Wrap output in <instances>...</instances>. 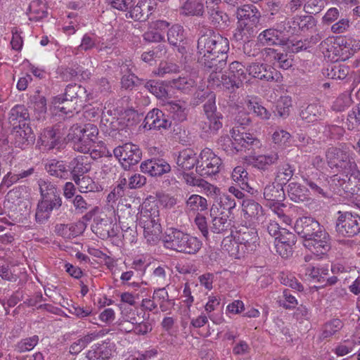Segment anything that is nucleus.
<instances>
[{"mask_svg":"<svg viewBox=\"0 0 360 360\" xmlns=\"http://www.w3.org/2000/svg\"><path fill=\"white\" fill-rule=\"evenodd\" d=\"M41 197L60 194L57 186L51 181L40 179L37 181Z\"/></svg>","mask_w":360,"mask_h":360,"instance_id":"nucleus-57","label":"nucleus"},{"mask_svg":"<svg viewBox=\"0 0 360 360\" xmlns=\"http://www.w3.org/2000/svg\"><path fill=\"white\" fill-rule=\"evenodd\" d=\"M299 175L306 185L309 187V191L314 195L327 198L328 192V179L313 168L299 169Z\"/></svg>","mask_w":360,"mask_h":360,"instance_id":"nucleus-8","label":"nucleus"},{"mask_svg":"<svg viewBox=\"0 0 360 360\" xmlns=\"http://www.w3.org/2000/svg\"><path fill=\"white\" fill-rule=\"evenodd\" d=\"M247 70L252 77L266 82H278L282 78L279 72L266 63H252L247 67Z\"/></svg>","mask_w":360,"mask_h":360,"instance_id":"nucleus-16","label":"nucleus"},{"mask_svg":"<svg viewBox=\"0 0 360 360\" xmlns=\"http://www.w3.org/2000/svg\"><path fill=\"white\" fill-rule=\"evenodd\" d=\"M143 124V128L147 130H167L172 128V121L162 110L153 108L147 113Z\"/></svg>","mask_w":360,"mask_h":360,"instance_id":"nucleus-15","label":"nucleus"},{"mask_svg":"<svg viewBox=\"0 0 360 360\" xmlns=\"http://www.w3.org/2000/svg\"><path fill=\"white\" fill-rule=\"evenodd\" d=\"M227 59L228 56L224 55H207L202 58H198V63L205 70L211 73L210 77L214 80L217 73L221 72L226 68Z\"/></svg>","mask_w":360,"mask_h":360,"instance_id":"nucleus-21","label":"nucleus"},{"mask_svg":"<svg viewBox=\"0 0 360 360\" xmlns=\"http://www.w3.org/2000/svg\"><path fill=\"white\" fill-rule=\"evenodd\" d=\"M114 224L108 217L101 218L96 217L94 219V224L91 225L92 231L100 238L105 240L108 238L115 237L117 232L114 230Z\"/></svg>","mask_w":360,"mask_h":360,"instance_id":"nucleus-29","label":"nucleus"},{"mask_svg":"<svg viewBox=\"0 0 360 360\" xmlns=\"http://www.w3.org/2000/svg\"><path fill=\"white\" fill-rule=\"evenodd\" d=\"M218 205L221 209L220 212H223V214H224L225 211L231 214L236 203L235 199L231 195L223 194L219 197Z\"/></svg>","mask_w":360,"mask_h":360,"instance_id":"nucleus-63","label":"nucleus"},{"mask_svg":"<svg viewBox=\"0 0 360 360\" xmlns=\"http://www.w3.org/2000/svg\"><path fill=\"white\" fill-rule=\"evenodd\" d=\"M266 57L273 61V65L280 68L288 70L292 66V60L288 57L286 53H278L276 50L271 48H266L263 50Z\"/></svg>","mask_w":360,"mask_h":360,"instance_id":"nucleus-36","label":"nucleus"},{"mask_svg":"<svg viewBox=\"0 0 360 360\" xmlns=\"http://www.w3.org/2000/svg\"><path fill=\"white\" fill-rule=\"evenodd\" d=\"M283 30L290 34L301 31L305 32L316 26L315 20L311 15L295 16L283 25Z\"/></svg>","mask_w":360,"mask_h":360,"instance_id":"nucleus-25","label":"nucleus"},{"mask_svg":"<svg viewBox=\"0 0 360 360\" xmlns=\"http://www.w3.org/2000/svg\"><path fill=\"white\" fill-rule=\"evenodd\" d=\"M205 6L200 1L187 0L180 7L179 13L184 16H202Z\"/></svg>","mask_w":360,"mask_h":360,"instance_id":"nucleus-41","label":"nucleus"},{"mask_svg":"<svg viewBox=\"0 0 360 360\" xmlns=\"http://www.w3.org/2000/svg\"><path fill=\"white\" fill-rule=\"evenodd\" d=\"M37 94L32 97V101L34 102V111L38 113L37 118L39 119L46 112V100L44 96L39 95V91Z\"/></svg>","mask_w":360,"mask_h":360,"instance_id":"nucleus-64","label":"nucleus"},{"mask_svg":"<svg viewBox=\"0 0 360 360\" xmlns=\"http://www.w3.org/2000/svg\"><path fill=\"white\" fill-rule=\"evenodd\" d=\"M247 68L238 61L230 63L229 73L236 80V84L240 87L243 82L247 80Z\"/></svg>","mask_w":360,"mask_h":360,"instance_id":"nucleus-44","label":"nucleus"},{"mask_svg":"<svg viewBox=\"0 0 360 360\" xmlns=\"http://www.w3.org/2000/svg\"><path fill=\"white\" fill-rule=\"evenodd\" d=\"M295 171V166L288 162L280 164L276 169V181L285 185L293 176Z\"/></svg>","mask_w":360,"mask_h":360,"instance_id":"nucleus-43","label":"nucleus"},{"mask_svg":"<svg viewBox=\"0 0 360 360\" xmlns=\"http://www.w3.org/2000/svg\"><path fill=\"white\" fill-rule=\"evenodd\" d=\"M297 241L296 236L285 229H282L276 236L275 248L278 254L283 258H288L293 253V246Z\"/></svg>","mask_w":360,"mask_h":360,"instance_id":"nucleus-19","label":"nucleus"},{"mask_svg":"<svg viewBox=\"0 0 360 360\" xmlns=\"http://www.w3.org/2000/svg\"><path fill=\"white\" fill-rule=\"evenodd\" d=\"M81 193L99 192L103 190L102 186L96 183L90 176H82L72 180Z\"/></svg>","mask_w":360,"mask_h":360,"instance_id":"nucleus-42","label":"nucleus"},{"mask_svg":"<svg viewBox=\"0 0 360 360\" xmlns=\"http://www.w3.org/2000/svg\"><path fill=\"white\" fill-rule=\"evenodd\" d=\"M195 86V82L189 77H179L172 80V86L185 94L189 93Z\"/></svg>","mask_w":360,"mask_h":360,"instance_id":"nucleus-58","label":"nucleus"},{"mask_svg":"<svg viewBox=\"0 0 360 360\" xmlns=\"http://www.w3.org/2000/svg\"><path fill=\"white\" fill-rule=\"evenodd\" d=\"M139 221V224L143 229V235L147 241L150 243H156L160 240L162 233L158 207L141 211Z\"/></svg>","mask_w":360,"mask_h":360,"instance_id":"nucleus-6","label":"nucleus"},{"mask_svg":"<svg viewBox=\"0 0 360 360\" xmlns=\"http://www.w3.org/2000/svg\"><path fill=\"white\" fill-rule=\"evenodd\" d=\"M83 223L60 224L63 229L61 236L66 238H75L82 233L83 231Z\"/></svg>","mask_w":360,"mask_h":360,"instance_id":"nucleus-60","label":"nucleus"},{"mask_svg":"<svg viewBox=\"0 0 360 360\" xmlns=\"http://www.w3.org/2000/svg\"><path fill=\"white\" fill-rule=\"evenodd\" d=\"M214 39V44L212 47V53L210 55H224V56H228V52L229 51V41L227 38L222 37L219 34L217 33Z\"/></svg>","mask_w":360,"mask_h":360,"instance_id":"nucleus-49","label":"nucleus"},{"mask_svg":"<svg viewBox=\"0 0 360 360\" xmlns=\"http://www.w3.org/2000/svg\"><path fill=\"white\" fill-rule=\"evenodd\" d=\"M162 242L166 248L186 254H195L202 247L198 238L172 227L166 229Z\"/></svg>","mask_w":360,"mask_h":360,"instance_id":"nucleus-3","label":"nucleus"},{"mask_svg":"<svg viewBox=\"0 0 360 360\" xmlns=\"http://www.w3.org/2000/svg\"><path fill=\"white\" fill-rule=\"evenodd\" d=\"M61 124L44 129L40 134L38 143L44 147L45 150H51L57 146L63 136Z\"/></svg>","mask_w":360,"mask_h":360,"instance_id":"nucleus-22","label":"nucleus"},{"mask_svg":"<svg viewBox=\"0 0 360 360\" xmlns=\"http://www.w3.org/2000/svg\"><path fill=\"white\" fill-rule=\"evenodd\" d=\"M324 108L320 104L311 103L301 110L300 115L307 122H313L320 119L324 115Z\"/></svg>","mask_w":360,"mask_h":360,"instance_id":"nucleus-38","label":"nucleus"},{"mask_svg":"<svg viewBox=\"0 0 360 360\" xmlns=\"http://www.w3.org/2000/svg\"><path fill=\"white\" fill-rule=\"evenodd\" d=\"M220 3L221 0H206L205 9L211 24L215 27H221L226 25L229 17L226 13L221 10Z\"/></svg>","mask_w":360,"mask_h":360,"instance_id":"nucleus-27","label":"nucleus"},{"mask_svg":"<svg viewBox=\"0 0 360 360\" xmlns=\"http://www.w3.org/2000/svg\"><path fill=\"white\" fill-rule=\"evenodd\" d=\"M215 210L219 212V208L214 205L210 210L212 218L210 224V233L224 236L231 231V220L228 219L227 214H223V212H220L219 215H217Z\"/></svg>","mask_w":360,"mask_h":360,"instance_id":"nucleus-23","label":"nucleus"},{"mask_svg":"<svg viewBox=\"0 0 360 360\" xmlns=\"http://www.w3.org/2000/svg\"><path fill=\"white\" fill-rule=\"evenodd\" d=\"M248 173L243 167L238 166L234 168L231 176L233 181L239 182L240 186L243 190L254 194L257 191L251 188L248 184Z\"/></svg>","mask_w":360,"mask_h":360,"instance_id":"nucleus-45","label":"nucleus"},{"mask_svg":"<svg viewBox=\"0 0 360 360\" xmlns=\"http://www.w3.org/2000/svg\"><path fill=\"white\" fill-rule=\"evenodd\" d=\"M233 140L229 136L221 137L219 144L227 153H238L244 151L250 155L255 153V150L260 148L262 143L259 139L250 133H235L233 130Z\"/></svg>","mask_w":360,"mask_h":360,"instance_id":"nucleus-4","label":"nucleus"},{"mask_svg":"<svg viewBox=\"0 0 360 360\" xmlns=\"http://www.w3.org/2000/svg\"><path fill=\"white\" fill-rule=\"evenodd\" d=\"M343 47L341 48L342 55L346 53L345 56H342L343 60L349 58L355 52L360 50V41L352 38L345 39V43H342Z\"/></svg>","mask_w":360,"mask_h":360,"instance_id":"nucleus-56","label":"nucleus"},{"mask_svg":"<svg viewBox=\"0 0 360 360\" xmlns=\"http://www.w3.org/2000/svg\"><path fill=\"white\" fill-rule=\"evenodd\" d=\"M45 169L51 176L56 178L68 179L70 176L68 165L63 160H53L46 165Z\"/></svg>","mask_w":360,"mask_h":360,"instance_id":"nucleus-35","label":"nucleus"},{"mask_svg":"<svg viewBox=\"0 0 360 360\" xmlns=\"http://www.w3.org/2000/svg\"><path fill=\"white\" fill-rule=\"evenodd\" d=\"M278 158L279 156L277 153L261 155H254L253 154L250 155L248 163L254 168L266 171L271 165L276 164Z\"/></svg>","mask_w":360,"mask_h":360,"instance_id":"nucleus-31","label":"nucleus"},{"mask_svg":"<svg viewBox=\"0 0 360 360\" xmlns=\"http://www.w3.org/2000/svg\"><path fill=\"white\" fill-rule=\"evenodd\" d=\"M222 165L221 158L210 148H204L199 155V163L195 172L200 176L207 177L218 174Z\"/></svg>","mask_w":360,"mask_h":360,"instance_id":"nucleus-10","label":"nucleus"},{"mask_svg":"<svg viewBox=\"0 0 360 360\" xmlns=\"http://www.w3.org/2000/svg\"><path fill=\"white\" fill-rule=\"evenodd\" d=\"M281 183L269 184L264 189V198L269 201L282 202L285 199V192Z\"/></svg>","mask_w":360,"mask_h":360,"instance_id":"nucleus-37","label":"nucleus"},{"mask_svg":"<svg viewBox=\"0 0 360 360\" xmlns=\"http://www.w3.org/2000/svg\"><path fill=\"white\" fill-rule=\"evenodd\" d=\"M153 299L155 300L160 306L162 311H166L169 309L168 304H174V303L169 298V294L165 288H158L154 290Z\"/></svg>","mask_w":360,"mask_h":360,"instance_id":"nucleus-53","label":"nucleus"},{"mask_svg":"<svg viewBox=\"0 0 360 360\" xmlns=\"http://www.w3.org/2000/svg\"><path fill=\"white\" fill-rule=\"evenodd\" d=\"M288 194L291 200L299 202L308 198L307 189L300 184L292 182L288 186Z\"/></svg>","mask_w":360,"mask_h":360,"instance_id":"nucleus-46","label":"nucleus"},{"mask_svg":"<svg viewBox=\"0 0 360 360\" xmlns=\"http://www.w3.org/2000/svg\"><path fill=\"white\" fill-rule=\"evenodd\" d=\"M199 163V156L191 149L187 148L179 152L176 159L178 167L182 170H190L198 166Z\"/></svg>","mask_w":360,"mask_h":360,"instance_id":"nucleus-33","label":"nucleus"},{"mask_svg":"<svg viewBox=\"0 0 360 360\" xmlns=\"http://www.w3.org/2000/svg\"><path fill=\"white\" fill-rule=\"evenodd\" d=\"M39 338L37 335L21 339L14 345V352L22 354L32 351L38 344Z\"/></svg>","mask_w":360,"mask_h":360,"instance_id":"nucleus-47","label":"nucleus"},{"mask_svg":"<svg viewBox=\"0 0 360 360\" xmlns=\"http://www.w3.org/2000/svg\"><path fill=\"white\" fill-rule=\"evenodd\" d=\"M12 142L15 147L24 149L32 144L35 136L27 123L15 126L11 134Z\"/></svg>","mask_w":360,"mask_h":360,"instance_id":"nucleus-18","label":"nucleus"},{"mask_svg":"<svg viewBox=\"0 0 360 360\" xmlns=\"http://www.w3.org/2000/svg\"><path fill=\"white\" fill-rule=\"evenodd\" d=\"M246 105L249 110L252 111L262 120H269L271 117V112L255 101L248 100Z\"/></svg>","mask_w":360,"mask_h":360,"instance_id":"nucleus-59","label":"nucleus"},{"mask_svg":"<svg viewBox=\"0 0 360 360\" xmlns=\"http://www.w3.org/2000/svg\"><path fill=\"white\" fill-rule=\"evenodd\" d=\"M327 164L331 169H336L339 172H343L347 176L350 174L354 179L360 177V172L356 170V165L350 157L349 150L331 147L326 152Z\"/></svg>","mask_w":360,"mask_h":360,"instance_id":"nucleus-5","label":"nucleus"},{"mask_svg":"<svg viewBox=\"0 0 360 360\" xmlns=\"http://www.w3.org/2000/svg\"><path fill=\"white\" fill-rule=\"evenodd\" d=\"M90 159L87 156L79 155L68 163L72 180L84 176L91 170Z\"/></svg>","mask_w":360,"mask_h":360,"instance_id":"nucleus-30","label":"nucleus"},{"mask_svg":"<svg viewBox=\"0 0 360 360\" xmlns=\"http://www.w3.org/2000/svg\"><path fill=\"white\" fill-rule=\"evenodd\" d=\"M135 210H133L131 205H126L125 207L117 211L119 223L122 224H135L139 217L135 214Z\"/></svg>","mask_w":360,"mask_h":360,"instance_id":"nucleus-55","label":"nucleus"},{"mask_svg":"<svg viewBox=\"0 0 360 360\" xmlns=\"http://www.w3.org/2000/svg\"><path fill=\"white\" fill-rule=\"evenodd\" d=\"M335 231L338 235L352 238L360 234V214L352 212H338Z\"/></svg>","mask_w":360,"mask_h":360,"instance_id":"nucleus-9","label":"nucleus"},{"mask_svg":"<svg viewBox=\"0 0 360 360\" xmlns=\"http://www.w3.org/2000/svg\"><path fill=\"white\" fill-rule=\"evenodd\" d=\"M141 84H143L144 88L158 98H166L168 95L166 86L161 81L155 79L146 81L145 79H141Z\"/></svg>","mask_w":360,"mask_h":360,"instance_id":"nucleus-40","label":"nucleus"},{"mask_svg":"<svg viewBox=\"0 0 360 360\" xmlns=\"http://www.w3.org/2000/svg\"><path fill=\"white\" fill-rule=\"evenodd\" d=\"M129 8H130V10L126 14V16L127 18H130L135 21H146L151 15V13L146 11V9L149 8V7L148 6V3L146 1H139L134 6L131 7L129 6Z\"/></svg>","mask_w":360,"mask_h":360,"instance_id":"nucleus-39","label":"nucleus"},{"mask_svg":"<svg viewBox=\"0 0 360 360\" xmlns=\"http://www.w3.org/2000/svg\"><path fill=\"white\" fill-rule=\"evenodd\" d=\"M277 27H271L261 32L257 36V42L264 46H283L287 41V35L283 25H276Z\"/></svg>","mask_w":360,"mask_h":360,"instance_id":"nucleus-17","label":"nucleus"},{"mask_svg":"<svg viewBox=\"0 0 360 360\" xmlns=\"http://www.w3.org/2000/svg\"><path fill=\"white\" fill-rule=\"evenodd\" d=\"M30 115L26 108L22 105H17L14 106L9 112V121L13 122L18 120L19 124L26 123L29 120Z\"/></svg>","mask_w":360,"mask_h":360,"instance_id":"nucleus-52","label":"nucleus"},{"mask_svg":"<svg viewBox=\"0 0 360 360\" xmlns=\"http://www.w3.org/2000/svg\"><path fill=\"white\" fill-rule=\"evenodd\" d=\"M292 101L290 97H281L276 105V112L281 117H286L289 115Z\"/></svg>","mask_w":360,"mask_h":360,"instance_id":"nucleus-61","label":"nucleus"},{"mask_svg":"<svg viewBox=\"0 0 360 360\" xmlns=\"http://www.w3.org/2000/svg\"><path fill=\"white\" fill-rule=\"evenodd\" d=\"M88 95L85 87L78 84H69L65 89L64 95L58 96L55 98V104L60 103V99L73 101L75 103H79V107H82L84 103L86 101Z\"/></svg>","mask_w":360,"mask_h":360,"instance_id":"nucleus-28","label":"nucleus"},{"mask_svg":"<svg viewBox=\"0 0 360 360\" xmlns=\"http://www.w3.org/2000/svg\"><path fill=\"white\" fill-rule=\"evenodd\" d=\"M322 227L315 218L303 216L296 220L294 229L304 240L311 238Z\"/></svg>","mask_w":360,"mask_h":360,"instance_id":"nucleus-20","label":"nucleus"},{"mask_svg":"<svg viewBox=\"0 0 360 360\" xmlns=\"http://www.w3.org/2000/svg\"><path fill=\"white\" fill-rule=\"evenodd\" d=\"M237 248L243 253H252L257 250L259 245V236L255 228L242 226L237 231L236 237Z\"/></svg>","mask_w":360,"mask_h":360,"instance_id":"nucleus-14","label":"nucleus"},{"mask_svg":"<svg viewBox=\"0 0 360 360\" xmlns=\"http://www.w3.org/2000/svg\"><path fill=\"white\" fill-rule=\"evenodd\" d=\"M303 245L317 256L324 255L331 249V238L323 226L311 238L304 240Z\"/></svg>","mask_w":360,"mask_h":360,"instance_id":"nucleus-11","label":"nucleus"},{"mask_svg":"<svg viewBox=\"0 0 360 360\" xmlns=\"http://www.w3.org/2000/svg\"><path fill=\"white\" fill-rule=\"evenodd\" d=\"M343 326V322L339 319H333L326 322L323 326L321 338L323 339H326L332 337L337 332L340 331Z\"/></svg>","mask_w":360,"mask_h":360,"instance_id":"nucleus-54","label":"nucleus"},{"mask_svg":"<svg viewBox=\"0 0 360 360\" xmlns=\"http://www.w3.org/2000/svg\"><path fill=\"white\" fill-rule=\"evenodd\" d=\"M140 169L143 173L157 177L169 172L171 167L164 159L152 158L141 162Z\"/></svg>","mask_w":360,"mask_h":360,"instance_id":"nucleus-26","label":"nucleus"},{"mask_svg":"<svg viewBox=\"0 0 360 360\" xmlns=\"http://www.w3.org/2000/svg\"><path fill=\"white\" fill-rule=\"evenodd\" d=\"M194 224L198 231L201 233L202 236L206 240H210V226H208L206 217L198 213L194 219Z\"/></svg>","mask_w":360,"mask_h":360,"instance_id":"nucleus-62","label":"nucleus"},{"mask_svg":"<svg viewBox=\"0 0 360 360\" xmlns=\"http://www.w3.org/2000/svg\"><path fill=\"white\" fill-rule=\"evenodd\" d=\"M204 117L198 126L202 132L207 135H215L221 129L223 115L217 110L215 96L210 97L203 105Z\"/></svg>","mask_w":360,"mask_h":360,"instance_id":"nucleus-7","label":"nucleus"},{"mask_svg":"<svg viewBox=\"0 0 360 360\" xmlns=\"http://www.w3.org/2000/svg\"><path fill=\"white\" fill-rule=\"evenodd\" d=\"M166 110L170 113L174 120L182 122L187 119L188 110L187 104L183 101H171L165 104Z\"/></svg>","mask_w":360,"mask_h":360,"instance_id":"nucleus-32","label":"nucleus"},{"mask_svg":"<svg viewBox=\"0 0 360 360\" xmlns=\"http://www.w3.org/2000/svg\"><path fill=\"white\" fill-rule=\"evenodd\" d=\"M349 72V68L344 64L335 63L327 68V75L333 79H344Z\"/></svg>","mask_w":360,"mask_h":360,"instance_id":"nucleus-51","label":"nucleus"},{"mask_svg":"<svg viewBox=\"0 0 360 360\" xmlns=\"http://www.w3.org/2000/svg\"><path fill=\"white\" fill-rule=\"evenodd\" d=\"M113 153L125 169L137 164L141 160L142 155L139 146L131 143L116 147Z\"/></svg>","mask_w":360,"mask_h":360,"instance_id":"nucleus-13","label":"nucleus"},{"mask_svg":"<svg viewBox=\"0 0 360 360\" xmlns=\"http://www.w3.org/2000/svg\"><path fill=\"white\" fill-rule=\"evenodd\" d=\"M217 33L210 27H202L199 31L197 41V57L202 58L212 53V47Z\"/></svg>","mask_w":360,"mask_h":360,"instance_id":"nucleus-24","label":"nucleus"},{"mask_svg":"<svg viewBox=\"0 0 360 360\" xmlns=\"http://www.w3.org/2000/svg\"><path fill=\"white\" fill-rule=\"evenodd\" d=\"M61 205L62 198H60V193L41 197L35 213L37 222L44 224L50 218L51 212L54 210H59Z\"/></svg>","mask_w":360,"mask_h":360,"instance_id":"nucleus-12","label":"nucleus"},{"mask_svg":"<svg viewBox=\"0 0 360 360\" xmlns=\"http://www.w3.org/2000/svg\"><path fill=\"white\" fill-rule=\"evenodd\" d=\"M167 41L174 46H178L184 39V27L178 24L172 25L167 31Z\"/></svg>","mask_w":360,"mask_h":360,"instance_id":"nucleus-50","label":"nucleus"},{"mask_svg":"<svg viewBox=\"0 0 360 360\" xmlns=\"http://www.w3.org/2000/svg\"><path fill=\"white\" fill-rule=\"evenodd\" d=\"M242 206L245 218L250 221L258 220L263 215L262 207L252 199H244Z\"/></svg>","mask_w":360,"mask_h":360,"instance_id":"nucleus-34","label":"nucleus"},{"mask_svg":"<svg viewBox=\"0 0 360 360\" xmlns=\"http://www.w3.org/2000/svg\"><path fill=\"white\" fill-rule=\"evenodd\" d=\"M98 129L91 123L73 124L68 129V142L72 144L75 150L88 153L98 140Z\"/></svg>","mask_w":360,"mask_h":360,"instance_id":"nucleus-2","label":"nucleus"},{"mask_svg":"<svg viewBox=\"0 0 360 360\" xmlns=\"http://www.w3.org/2000/svg\"><path fill=\"white\" fill-rule=\"evenodd\" d=\"M207 208V202L206 198L199 195H191L186 202V209L189 212L204 211Z\"/></svg>","mask_w":360,"mask_h":360,"instance_id":"nucleus-48","label":"nucleus"},{"mask_svg":"<svg viewBox=\"0 0 360 360\" xmlns=\"http://www.w3.org/2000/svg\"><path fill=\"white\" fill-rule=\"evenodd\" d=\"M238 26L233 34L236 41L247 40L257 34L259 25L261 13L253 4H244L238 6L236 11Z\"/></svg>","mask_w":360,"mask_h":360,"instance_id":"nucleus-1","label":"nucleus"}]
</instances>
